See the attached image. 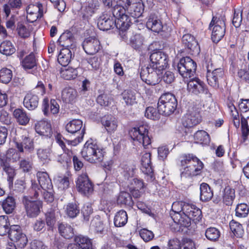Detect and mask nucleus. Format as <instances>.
<instances>
[{
	"mask_svg": "<svg viewBox=\"0 0 249 249\" xmlns=\"http://www.w3.org/2000/svg\"><path fill=\"white\" fill-rule=\"evenodd\" d=\"M1 206L7 214L12 213L16 207L15 199L13 197L8 196L1 202Z\"/></svg>",
	"mask_w": 249,
	"mask_h": 249,
	"instance_id": "obj_35",
	"label": "nucleus"
},
{
	"mask_svg": "<svg viewBox=\"0 0 249 249\" xmlns=\"http://www.w3.org/2000/svg\"><path fill=\"white\" fill-rule=\"evenodd\" d=\"M196 143L207 145L210 142L209 135L204 130L197 131L194 136Z\"/></svg>",
	"mask_w": 249,
	"mask_h": 249,
	"instance_id": "obj_38",
	"label": "nucleus"
},
{
	"mask_svg": "<svg viewBox=\"0 0 249 249\" xmlns=\"http://www.w3.org/2000/svg\"><path fill=\"white\" fill-rule=\"evenodd\" d=\"M249 209L248 205L245 203L239 204L235 209L236 216L239 217H245L249 213Z\"/></svg>",
	"mask_w": 249,
	"mask_h": 249,
	"instance_id": "obj_53",
	"label": "nucleus"
},
{
	"mask_svg": "<svg viewBox=\"0 0 249 249\" xmlns=\"http://www.w3.org/2000/svg\"><path fill=\"white\" fill-rule=\"evenodd\" d=\"M71 52L69 48L62 49L58 55V62L62 66H67L71 58Z\"/></svg>",
	"mask_w": 249,
	"mask_h": 249,
	"instance_id": "obj_33",
	"label": "nucleus"
},
{
	"mask_svg": "<svg viewBox=\"0 0 249 249\" xmlns=\"http://www.w3.org/2000/svg\"><path fill=\"white\" fill-rule=\"evenodd\" d=\"M183 215L177 214L175 219L178 221L180 227H188L192 221L195 223L199 222L202 218V213L200 209L196 205L186 203L184 206Z\"/></svg>",
	"mask_w": 249,
	"mask_h": 249,
	"instance_id": "obj_4",
	"label": "nucleus"
},
{
	"mask_svg": "<svg viewBox=\"0 0 249 249\" xmlns=\"http://www.w3.org/2000/svg\"><path fill=\"white\" fill-rule=\"evenodd\" d=\"M76 188L79 192L88 195L92 192L93 187L87 174H82L78 177L76 181Z\"/></svg>",
	"mask_w": 249,
	"mask_h": 249,
	"instance_id": "obj_17",
	"label": "nucleus"
},
{
	"mask_svg": "<svg viewBox=\"0 0 249 249\" xmlns=\"http://www.w3.org/2000/svg\"><path fill=\"white\" fill-rule=\"evenodd\" d=\"M127 214L124 210L118 212L114 217V223L116 227H121L124 226L127 222Z\"/></svg>",
	"mask_w": 249,
	"mask_h": 249,
	"instance_id": "obj_39",
	"label": "nucleus"
},
{
	"mask_svg": "<svg viewBox=\"0 0 249 249\" xmlns=\"http://www.w3.org/2000/svg\"><path fill=\"white\" fill-rule=\"evenodd\" d=\"M39 98L33 92L27 93L23 100L24 106L29 110L35 109L38 106Z\"/></svg>",
	"mask_w": 249,
	"mask_h": 249,
	"instance_id": "obj_24",
	"label": "nucleus"
},
{
	"mask_svg": "<svg viewBox=\"0 0 249 249\" xmlns=\"http://www.w3.org/2000/svg\"><path fill=\"white\" fill-rule=\"evenodd\" d=\"M83 158L90 163H98L103 161L104 154L103 150L92 140L88 141L81 151Z\"/></svg>",
	"mask_w": 249,
	"mask_h": 249,
	"instance_id": "obj_5",
	"label": "nucleus"
},
{
	"mask_svg": "<svg viewBox=\"0 0 249 249\" xmlns=\"http://www.w3.org/2000/svg\"><path fill=\"white\" fill-rule=\"evenodd\" d=\"M124 176L125 178L132 177L134 174L135 168L131 165H124L122 168Z\"/></svg>",
	"mask_w": 249,
	"mask_h": 249,
	"instance_id": "obj_63",
	"label": "nucleus"
},
{
	"mask_svg": "<svg viewBox=\"0 0 249 249\" xmlns=\"http://www.w3.org/2000/svg\"><path fill=\"white\" fill-rule=\"evenodd\" d=\"M122 96L126 105H132L136 103V93L132 90H124Z\"/></svg>",
	"mask_w": 249,
	"mask_h": 249,
	"instance_id": "obj_43",
	"label": "nucleus"
},
{
	"mask_svg": "<svg viewBox=\"0 0 249 249\" xmlns=\"http://www.w3.org/2000/svg\"><path fill=\"white\" fill-rule=\"evenodd\" d=\"M231 230L234 235L237 237H241L244 234L242 226L239 223L232 220L230 223Z\"/></svg>",
	"mask_w": 249,
	"mask_h": 249,
	"instance_id": "obj_47",
	"label": "nucleus"
},
{
	"mask_svg": "<svg viewBox=\"0 0 249 249\" xmlns=\"http://www.w3.org/2000/svg\"><path fill=\"white\" fill-rule=\"evenodd\" d=\"M22 6L21 0H9L7 4L3 5V11L6 17H8L11 13V9H19Z\"/></svg>",
	"mask_w": 249,
	"mask_h": 249,
	"instance_id": "obj_41",
	"label": "nucleus"
},
{
	"mask_svg": "<svg viewBox=\"0 0 249 249\" xmlns=\"http://www.w3.org/2000/svg\"><path fill=\"white\" fill-rule=\"evenodd\" d=\"M205 236L211 241H215L220 236L219 231L215 228H208L205 231Z\"/></svg>",
	"mask_w": 249,
	"mask_h": 249,
	"instance_id": "obj_55",
	"label": "nucleus"
},
{
	"mask_svg": "<svg viewBox=\"0 0 249 249\" xmlns=\"http://www.w3.org/2000/svg\"><path fill=\"white\" fill-rule=\"evenodd\" d=\"M184 46L190 50L194 53L198 54L200 52V47L195 37L190 34H185L182 38Z\"/></svg>",
	"mask_w": 249,
	"mask_h": 249,
	"instance_id": "obj_21",
	"label": "nucleus"
},
{
	"mask_svg": "<svg viewBox=\"0 0 249 249\" xmlns=\"http://www.w3.org/2000/svg\"><path fill=\"white\" fill-rule=\"evenodd\" d=\"M146 25L148 29L157 33L162 31L163 28L160 20L156 15L153 14L149 16Z\"/></svg>",
	"mask_w": 249,
	"mask_h": 249,
	"instance_id": "obj_26",
	"label": "nucleus"
},
{
	"mask_svg": "<svg viewBox=\"0 0 249 249\" xmlns=\"http://www.w3.org/2000/svg\"><path fill=\"white\" fill-rule=\"evenodd\" d=\"M36 133L40 135L51 137L53 134L52 126L50 123L45 121L37 122L35 125Z\"/></svg>",
	"mask_w": 249,
	"mask_h": 249,
	"instance_id": "obj_22",
	"label": "nucleus"
},
{
	"mask_svg": "<svg viewBox=\"0 0 249 249\" xmlns=\"http://www.w3.org/2000/svg\"><path fill=\"white\" fill-rule=\"evenodd\" d=\"M139 234L141 238L145 242H148L152 240L154 237V234L153 232L146 229L141 230Z\"/></svg>",
	"mask_w": 249,
	"mask_h": 249,
	"instance_id": "obj_59",
	"label": "nucleus"
},
{
	"mask_svg": "<svg viewBox=\"0 0 249 249\" xmlns=\"http://www.w3.org/2000/svg\"><path fill=\"white\" fill-rule=\"evenodd\" d=\"M10 222L8 217L6 215L0 216V235L9 234L10 228Z\"/></svg>",
	"mask_w": 249,
	"mask_h": 249,
	"instance_id": "obj_48",
	"label": "nucleus"
},
{
	"mask_svg": "<svg viewBox=\"0 0 249 249\" xmlns=\"http://www.w3.org/2000/svg\"><path fill=\"white\" fill-rule=\"evenodd\" d=\"M41 7L42 5L40 4L38 5L31 4L27 7L26 11L28 15H35V18L36 19L43 16V11Z\"/></svg>",
	"mask_w": 249,
	"mask_h": 249,
	"instance_id": "obj_44",
	"label": "nucleus"
},
{
	"mask_svg": "<svg viewBox=\"0 0 249 249\" xmlns=\"http://www.w3.org/2000/svg\"><path fill=\"white\" fill-rule=\"evenodd\" d=\"M162 114L156 109L152 107H149L146 108L145 111V116L151 120H156L160 118V115Z\"/></svg>",
	"mask_w": 249,
	"mask_h": 249,
	"instance_id": "obj_54",
	"label": "nucleus"
},
{
	"mask_svg": "<svg viewBox=\"0 0 249 249\" xmlns=\"http://www.w3.org/2000/svg\"><path fill=\"white\" fill-rule=\"evenodd\" d=\"M22 201L28 216L34 217L39 214L42 208L41 201L31 200L27 196L23 197Z\"/></svg>",
	"mask_w": 249,
	"mask_h": 249,
	"instance_id": "obj_14",
	"label": "nucleus"
},
{
	"mask_svg": "<svg viewBox=\"0 0 249 249\" xmlns=\"http://www.w3.org/2000/svg\"><path fill=\"white\" fill-rule=\"evenodd\" d=\"M204 60L207 70L206 77L208 83L211 86L217 89L219 87V82L223 79L224 72L221 68L213 70V64L208 55L204 56Z\"/></svg>",
	"mask_w": 249,
	"mask_h": 249,
	"instance_id": "obj_7",
	"label": "nucleus"
},
{
	"mask_svg": "<svg viewBox=\"0 0 249 249\" xmlns=\"http://www.w3.org/2000/svg\"><path fill=\"white\" fill-rule=\"evenodd\" d=\"M16 147L19 152L23 153H32L34 151L35 147L33 140L28 135H23L21 140L16 143Z\"/></svg>",
	"mask_w": 249,
	"mask_h": 249,
	"instance_id": "obj_19",
	"label": "nucleus"
},
{
	"mask_svg": "<svg viewBox=\"0 0 249 249\" xmlns=\"http://www.w3.org/2000/svg\"><path fill=\"white\" fill-rule=\"evenodd\" d=\"M60 234L66 239L72 238L74 235L73 229L72 227L67 223H60L58 225Z\"/></svg>",
	"mask_w": 249,
	"mask_h": 249,
	"instance_id": "obj_36",
	"label": "nucleus"
},
{
	"mask_svg": "<svg viewBox=\"0 0 249 249\" xmlns=\"http://www.w3.org/2000/svg\"><path fill=\"white\" fill-rule=\"evenodd\" d=\"M58 42L64 48L72 49L74 46L72 34L70 31L65 32L59 37Z\"/></svg>",
	"mask_w": 249,
	"mask_h": 249,
	"instance_id": "obj_28",
	"label": "nucleus"
},
{
	"mask_svg": "<svg viewBox=\"0 0 249 249\" xmlns=\"http://www.w3.org/2000/svg\"><path fill=\"white\" fill-rule=\"evenodd\" d=\"M36 177L40 186L43 190H52V181L47 172H38Z\"/></svg>",
	"mask_w": 249,
	"mask_h": 249,
	"instance_id": "obj_29",
	"label": "nucleus"
},
{
	"mask_svg": "<svg viewBox=\"0 0 249 249\" xmlns=\"http://www.w3.org/2000/svg\"><path fill=\"white\" fill-rule=\"evenodd\" d=\"M186 204V202L183 201H176L174 202L172 206V211L170 212V215L175 223L178 224V221L175 219V216L177 214L180 215H183L184 206Z\"/></svg>",
	"mask_w": 249,
	"mask_h": 249,
	"instance_id": "obj_32",
	"label": "nucleus"
},
{
	"mask_svg": "<svg viewBox=\"0 0 249 249\" xmlns=\"http://www.w3.org/2000/svg\"><path fill=\"white\" fill-rule=\"evenodd\" d=\"M32 162L29 159H23L20 162V167L24 172H29L32 168Z\"/></svg>",
	"mask_w": 249,
	"mask_h": 249,
	"instance_id": "obj_64",
	"label": "nucleus"
},
{
	"mask_svg": "<svg viewBox=\"0 0 249 249\" xmlns=\"http://www.w3.org/2000/svg\"><path fill=\"white\" fill-rule=\"evenodd\" d=\"M150 59L151 64L149 66L158 70L159 72L166 69L168 66L167 56L162 52H154L151 54Z\"/></svg>",
	"mask_w": 249,
	"mask_h": 249,
	"instance_id": "obj_13",
	"label": "nucleus"
},
{
	"mask_svg": "<svg viewBox=\"0 0 249 249\" xmlns=\"http://www.w3.org/2000/svg\"><path fill=\"white\" fill-rule=\"evenodd\" d=\"M10 240L14 242L18 248L20 249L24 248L27 244L28 238L20 228L17 225H14L10 226L9 235Z\"/></svg>",
	"mask_w": 249,
	"mask_h": 249,
	"instance_id": "obj_11",
	"label": "nucleus"
},
{
	"mask_svg": "<svg viewBox=\"0 0 249 249\" xmlns=\"http://www.w3.org/2000/svg\"><path fill=\"white\" fill-rule=\"evenodd\" d=\"M77 70L70 67L63 68L60 71L61 76L67 80L75 79L77 77Z\"/></svg>",
	"mask_w": 249,
	"mask_h": 249,
	"instance_id": "obj_42",
	"label": "nucleus"
},
{
	"mask_svg": "<svg viewBox=\"0 0 249 249\" xmlns=\"http://www.w3.org/2000/svg\"><path fill=\"white\" fill-rule=\"evenodd\" d=\"M85 52L89 54L93 55L100 50L101 46L99 40L95 37L86 38L82 44Z\"/></svg>",
	"mask_w": 249,
	"mask_h": 249,
	"instance_id": "obj_18",
	"label": "nucleus"
},
{
	"mask_svg": "<svg viewBox=\"0 0 249 249\" xmlns=\"http://www.w3.org/2000/svg\"><path fill=\"white\" fill-rule=\"evenodd\" d=\"M16 51L15 47L9 41H4L0 45V52L6 55H10Z\"/></svg>",
	"mask_w": 249,
	"mask_h": 249,
	"instance_id": "obj_45",
	"label": "nucleus"
},
{
	"mask_svg": "<svg viewBox=\"0 0 249 249\" xmlns=\"http://www.w3.org/2000/svg\"><path fill=\"white\" fill-rule=\"evenodd\" d=\"M141 168L142 172L147 177V179L150 181L154 179L153 169L151 162V154L150 153H144L141 158Z\"/></svg>",
	"mask_w": 249,
	"mask_h": 249,
	"instance_id": "obj_16",
	"label": "nucleus"
},
{
	"mask_svg": "<svg viewBox=\"0 0 249 249\" xmlns=\"http://www.w3.org/2000/svg\"><path fill=\"white\" fill-rule=\"evenodd\" d=\"M59 106L55 100L52 99L49 104V99L44 98L42 104V110L45 115L48 116L49 114H57L59 112Z\"/></svg>",
	"mask_w": 249,
	"mask_h": 249,
	"instance_id": "obj_23",
	"label": "nucleus"
},
{
	"mask_svg": "<svg viewBox=\"0 0 249 249\" xmlns=\"http://www.w3.org/2000/svg\"><path fill=\"white\" fill-rule=\"evenodd\" d=\"M129 134L134 142L142 144L144 148L151 144V139L148 135V126L146 124L132 128Z\"/></svg>",
	"mask_w": 249,
	"mask_h": 249,
	"instance_id": "obj_10",
	"label": "nucleus"
},
{
	"mask_svg": "<svg viewBox=\"0 0 249 249\" xmlns=\"http://www.w3.org/2000/svg\"><path fill=\"white\" fill-rule=\"evenodd\" d=\"M201 117L198 108H193L188 111L182 120V124L185 127H192L200 123Z\"/></svg>",
	"mask_w": 249,
	"mask_h": 249,
	"instance_id": "obj_15",
	"label": "nucleus"
},
{
	"mask_svg": "<svg viewBox=\"0 0 249 249\" xmlns=\"http://www.w3.org/2000/svg\"><path fill=\"white\" fill-rule=\"evenodd\" d=\"M102 124L109 133L114 132L118 127V121L116 118L111 115L104 116L101 119Z\"/></svg>",
	"mask_w": 249,
	"mask_h": 249,
	"instance_id": "obj_27",
	"label": "nucleus"
},
{
	"mask_svg": "<svg viewBox=\"0 0 249 249\" xmlns=\"http://www.w3.org/2000/svg\"><path fill=\"white\" fill-rule=\"evenodd\" d=\"M241 124L243 142H245L249 134V128L247 119L243 116H242L241 119Z\"/></svg>",
	"mask_w": 249,
	"mask_h": 249,
	"instance_id": "obj_56",
	"label": "nucleus"
},
{
	"mask_svg": "<svg viewBox=\"0 0 249 249\" xmlns=\"http://www.w3.org/2000/svg\"><path fill=\"white\" fill-rule=\"evenodd\" d=\"M144 9V6L142 1L128 8L127 11L130 16H128V20H131V24L139 21L137 18L142 16Z\"/></svg>",
	"mask_w": 249,
	"mask_h": 249,
	"instance_id": "obj_20",
	"label": "nucleus"
},
{
	"mask_svg": "<svg viewBox=\"0 0 249 249\" xmlns=\"http://www.w3.org/2000/svg\"><path fill=\"white\" fill-rule=\"evenodd\" d=\"M98 104L102 106L107 107L111 104L113 99L110 94L103 93L99 95L96 99Z\"/></svg>",
	"mask_w": 249,
	"mask_h": 249,
	"instance_id": "obj_51",
	"label": "nucleus"
},
{
	"mask_svg": "<svg viewBox=\"0 0 249 249\" xmlns=\"http://www.w3.org/2000/svg\"><path fill=\"white\" fill-rule=\"evenodd\" d=\"M2 166L3 170L8 175L7 179L9 183H13V178L16 175L15 169L10 166L8 163L7 164L3 163V165Z\"/></svg>",
	"mask_w": 249,
	"mask_h": 249,
	"instance_id": "obj_60",
	"label": "nucleus"
},
{
	"mask_svg": "<svg viewBox=\"0 0 249 249\" xmlns=\"http://www.w3.org/2000/svg\"><path fill=\"white\" fill-rule=\"evenodd\" d=\"M178 71L184 79L185 82L187 83V90L195 95L199 94H211L205 84L198 78H193L188 80L194 75L196 69V63L189 57H185L180 59L177 66Z\"/></svg>",
	"mask_w": 249,
	"mask_h": 249,
	"instance_id": "obj_1",
	"label": "nucleus"
},
{
	"mask_svg": "<svg viewBox=\"0 0 249 249\" xmlns=\"http://www.w3.org/2000/svg\"><path fill=\"white\" fill-rule=\"evenodd\" d=\"M65 212L69 217L74 218L79 213L80 210L76 203H70L67 205Z\"/></svg>",
	"mask_w": 249,
	"mask_h": 249,
	"instance_id": "obj_50",
	"label": "nucleus"
},
{
	"mask_svg": "<svg viewBox=\"0 0 249 249\" xmlns=\"http://www.w3.org/2000/svg\"><path fill=\"white\" fill-rule=\"evenodd\" d=\"M46 222L49 229H51L54 226L56 220L54 212L47 213H46Z\"/></svg>",
	"mask_w": 249,
	"mask_h": 249,
	"instance_id": "obj_62",
	"label": "nucleus"
},
{
	"mask_svg": "<svg viewBox=\"0 0 249 249\" xmlns=\"http://www.w3.org/2000/svg\"><path fill=\"white\" fill-rule=\"evenodd\" d=\"M56 182L58 188L61 190L67 189L70 184L68 178L65 176L58 177L56 179Z\"/></svg>",
	"mask_w": 249,
	"mask_h": 249,
	"instance_id": "obj_58",
	"label": "nucleus"
},
{
	"mask_svg": "<svg viewBox=\"0 0 249 249\" xmlns=\"http://www.w3.org/2000/svg\"><path fill=\"white\" fill-rule=\"evenodd\" d=\"M131 45L132 47L136 50H140L143 45V39L139 35H135L131 40Z\"/></svg>",
	"mask_w": 249,
	"mask_h": 249,
	"instance_id": "obj_57",
	"label": "nucleus"
},
{
	"mask_svg": "<svg viewBox=\"0 0 249 249\" xmlns=\"http://www.w3.org/2000/svg\"><path fill=\"white\" fill-rule=\"evenodd\" d=\"M234 197V190L229 187H226L223 194L224 203L226 205H231L232 204Z\"/></svg>",
	"mask_w": 249,
	"mask_h": 249,
	"instance_id": "obj_49",
	"label": "nucleus"
},
{
	"mask_svg": "<svg viewBox=\"0 0 249 249\" xmlns=\"http://www.w3.org/2000/svg\"><path fill=\"white\" fill-rule=\"evenodd\" d=\"M62 99L66 103L74 102L77 96L76 90L72 88H66L62 91Z\"/></svg>",
	"mask_w": 249,
	"mask_h": 249,
	"instance_id": "obj_30",
	"label": "nucleus"
},
{
	"mask_svg": "<svg viewBox=\"0 0 249 249\" xmlns=\"http://www.w3.org/2000/svg\"><path fill=\"white\" fill-rule=\"evenodd\" d=\"M232 24L235 28H238L240 26L242 22V12L238 10L234 11L233 18Z\"/></svg>",
	"mask_w": 249,
	"mask_h": 249,
	"instance_id": "obj_61",
	"label": "nucleus"
},
{
	"mask_svg": "<svg viewBox=\"0 0 249 249\" xmlns=\"http://www.w3.org/2000/svg\"><path fill=\"white\" fill-rule=\"evenodd\" d=\"M225 18L213 17L209 24V29L212 30V39L213 42H218L224 36L226 32Z\"/></svg>",
	"mask_w": 249,
	"mask_h": 249,
	"instance_id": "obj_9",
	"label": "nucleus"
},
{
	"mask_svg": "<svg viewBox=\"0 0 249 249\" xmlns=\"http://www.w3.org/2000/svg\"><path fill=\"white\" fill-rule=\"evenodd\" d=\"M83 122L79 119H74L69 122L66 125V130L72 134L76 135V138L72 140H68L64 138L60 134H57L55 137L57 143L61 146L64 154L61 156L67 157L64 161L68 163L71 160L72 156V152L70 149L69 147L76 146L79 143L83 140L85 134V128H82Z\"/></svg>",
	"mask_w": 249,
	"mask_h": 249,
	"instance_id": "obj_2",
	"label": "nucleus"
},
{
	"mask_svg": "<svg viewBox=\"0 0 249 249\" xmlns=\"http://www.w3.org/2000/svg\"><path fill=\"white\" fill-rule=\"evenodd\" d=\"M124 6L116 4L111 8V12L115 20L116 27L122 30L125 31L131 25V20H128V16L125 14Z\"/></svg>",
	"mask_w": 249,
	"mask_h": 249,
	"instance_id": "obj_8",
	"label": "nucleus"
},
{
	"mask_svg": "<svg viewBox=\"0 0 249 249\" xmlns=\"http://www.w3.org/2000/svg\"><path fill=\"white\" fill-rule=\"evenodd\" d=\"M160 72L158 70H156L149 65L144 66L141 68L140 76L142 80L147 84L154 86L160 81Z\"/></svg>",
	"mask_w": 249,
	"mask_h": 249,
	"instance_id": "obj_12",
	"label": "nucleus"
},
{
	"mask_svg": "<svg viewBox=\"0 0 249 249\" xmlns=\"http://www.w3.org/2000/svg\"><path fill=\"white\" fill-rule=\"evenodd\" d=\"M200 200L202 201L210 200L213 196V192L208 184L203 183L200 185Z\"/></svg>",
	"mask_w": 249,
	"mask_h": 249,
	"instance_id": "obj_34",
	"label": "nucleus"
},
{
	"mask_svg": "<svg viewBox=\"0 0 249 249\" xmlns=\"http://www.w3.org/2000/svg\"><path fill=\"white\" fill-rule=\"evenodd\" d=\"M74 241L80 249H93L91 240L82 235L76 236Z\"/></svg>",
	"mask_w": 249,
	"mask_h": 249,
	"instance_id": "obj_31",
	"label": "nucleus"
},
{
	"mask_svg": "<svg viewBox=\"0 0 249 249\" xmlns=\"http://www.w3.org/2000/svg\"><path fill=\"white\" fill-rule=\"evenodd\" d=\"M12 71L7 68H3L0 71V82L2 83L7 84L12 79Z\"/></svg>",
	"mask_w": 249,
	"mask_h": 249,
	"instance_id": "obj_52",
	"label": "nucleus"
},
{
	"mask_svg": "<svg viewBox=\"0 0 249 249\" xmlns=\"http://www.w3.org/2000/svg\"><path fill=\"white\" fill-rule=\"evenodd\" d=\"M13 115L17 122L21 125H25L29 122V116L27 115L26 112L22 109H16L14 111Z\"/></svg>",
	"mask_w": 249,
	"mask_h": 249,
	"instance_id": "obj_37",
	"label": "nucleus"
},
{
	"mask_svg": "<svg viewBox=\"0 0 249 249\" xmlns=\"http://www.w3.org/2000/svg\"><path fill=\"white\" fill-rule=\"evenodd\" d=\"M117 201L119 204L125 205L129 207H132L134 204L131 196L126 192H120Z\"/></svg>",
	"mask_w": 249,
	"mask_h": 249,
	"instance_id": "obj_40",
	"label": "nucleus"
},
{
	"mask_svg": "<svg viewBox=\"0 0 249 249\" xmlns=\"http://www.w3.org/2000/svg\"><path fill=\"white\" fill-rule=\"evenodd\" d=\"M97 25L101 30L107 31L116 26L115 20L113 17L104 15L98 19Z\"/></svg>",
	"mask_w": 249,
	"mask_h": 249,
	"instance_id": "obj_25",
	"label": "nucleus"
},
{
	"mask_svg": "<svg viewBox=\"0 0 249 249\" xmlns=\"http://www.w3.org/2000/svg\"><path fill=\"white\" fill-rule=\"evenodd\" d=\"M22 66L25 69H31L36 65V59L33 53H31L22 60Z\"/></svg>",
	"mask_w": 249,
	"mask_h": 249,
	"instance_id": "obj_46",
	"label": "nucleus"
},
{
	"mask_svg": "<svg viewBox=\"0 0 249 249\" xmlns=\"http://www.w3.org/2000/svg\"><path fill=\"white\" fill-rule=\"evenodd\" d=\"M180 161L181 178L200 175L204 167L202 162L192 154L182 155L180 158Z\"/></svg>",
	"mask_w": 249,
	"mask_h": 249,
	"instance_id": "obj_3",
	"label": "nucleus"
},
{
	"mask_svg": "<svg viewBox=\"0 0 249 249\" xmlns=\"http://www.w3.org/2000/svg\"><path fill=\"white\" fill-rule=\"evenodd\" d=\"M178 105L175 96L171 93H165L160 98L158 103V110L162 115L169 116L176 109Z\"/></svg>",
	"mask_w": 249,
	"mask_h": 249,
	"instance_id": "obj_6",
	"label": "nucleus"
}]
</instances>
